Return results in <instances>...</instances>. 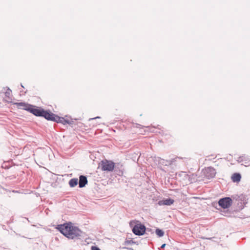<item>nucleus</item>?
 <instances>
[{
    "instance_id": "1",
    "label": "nucleus",
    "mask_w": 250,
    "mask_h": 250,
    "mask_svg": "<svg viewBox=\"0 0 250 250\" xmlns=\"http://www.w3.org/2000/svg\"><path fill=\"white\" fill-rule=\"evenodd\" d=\"M56 228L62 234L70 239H79L83 236V231L77 227L73 226L71 222L58 225Z\"/></svg>"
},
{
    "instance_id": "2",
    "label": "nucleus",
    "mask_w": 250,
    "mask_h": 250,
    "mask_svg": "<svg viewBox=\"0 0 250 250\" xmlns=\"http://www.w3.org/2000/svg\"><path fill=\"white\" fill-rule=\"evenodd\" d=\"M14 104H15L19 109L27 111L37 117H43L45 111V109L41 107L24 102L16 103Z\"/></svg>"
},
{
    "instance_id": "3",
    "label": "nucleus",
    "mask_w": 250,
    "mask_h": 250,
    "mask_svg": "<svg viewBox=\"0 0 250 250\" xmlns=\"http://www.w3.org/2000/svg\"><path fill=\"white\" fill-rule=\"evenodd\" d=\"M43 117L47 121L55 122L57 123H61L64 125L68 124L72 125L74 122L72 119H65L51 112L49 110H45Z\"/></svg>"
},
{
    "instance_id": "4",
    "label": "nucleus",
    "mask_w": 250,
    "mask_h": 250,
    "mask_svg": "<svg viewBox=\"0 0 250 250\" xmlns=\"http://www.w3.org/2000/svg\"><path fill=\"white\" fill-rule=\"evenodd\" d=\"M129 226L132 228L133 233L136 235H143L146 231V227L145 226L139 223V221H130L129 222Z\"/></svg>"
},
{
    "instance_id": "5",
    "label": "nucleus",
    "mask_w": 250,
    "mask_h": 250,
    "mask_svg": "<svg viewBox=\"0 0 250 250\" xmlns=\"http://www.w3.org/2000/svg\"><path fill=\"white\" fill-rule=\"evenodd\" d=\"M118 165H119V163L116 164L112 161L106 159L102 160L100 163L101 169L104 171H112L114 168H116V170L117 171V168H119Z\"/></svg>"
},
{
    "instance_id": "6",
    "label": "nucleus",
    "mask_w": 250,
    "mask_h": 250,
    "mask_svg": "<svg viewBox=\"0 0 250 250\" xmlns=\"http://www.w3.org/2000/svg\"><path fill=\"white\" fill-rule=\"evenodd\" d=\"M232 200L231 197H226L220 199L218 202L219 206L223 209L229 208L232 204Z\"/></svg>"
},
{
    "instance_id": "7",
    "label": "nucleus",
    "mask_w": 250,
    "mask_h": 250,
    "mask_svg": "<svg viewBox=\"0 0 250 250\" xmlns=\"http://www.w3.org/2000/svg\"><path fill=\"white\" fill-rule=\"evenodd\" d=\"M215 169L211 167H208L205 169V175L208 179H211L215 177Z\"/></svg>"
},
{
    "instance_id": "8",
    "label": "nucleus",
    "mask_w": 250,
    "mask_h": 250,
    "mask_svg": "<svg viewBox=\"0 0 250 250\" xmlns=\"http://www.w3.org/2000/svg\"><path fill=\"white\" fill-rule=\"evenodd\" d=\"M155 161L157 162L160 166H169L172 164V161H168L160 157H155Z\"/></svg>"
},
{
    "instance_id": "9",
    "label": "nucleus",
    "mask_w": 250,
    "mask_h": 250,
    "mask_svg": "<svg viewBox=\"0 0 250 250\" xmlns=\"http://www.w3.org/2000/svg\"><path fill=\"white\" fill-rule=\"evenodd\" d=\"M87 177L84 175H80L79 181V187L80 188H83L87 184Z\"/></svg>"
},
{
    "instance_id": "10",
    "label": "nucleus",
    "mask_w": 250,
    "mask_h": 250,
    "mask_svg": "<svg viewBox=\"0 0 250 250\" xmlns=\"http://www.w3.org/2000/svg\"><path fill=\"white\" fill-rule=\"evenodd\" d=\"M174 201L173 199L171 198H167L166 199H164L162 200H160L158 202V204L160 206L163 205H167V206H170L173 204Z\"/></svg>"
},
{
    "instance_id": "11",
    "label": "nucleus",
    "mask_w": 250,
    "mask_h": 250,
    "mask_svg": "<svg viewBox=\"0 0 250 250\" xmlns=\"http://www.w3.org/2000/svg\"><path fill=\"white\" fill-rule=\"evenodd\" d=\"M241 176L240 173H235L231 176V179L233 182H238L241 180Z\"/></svg>"
},
{
    "instance_id": "12",
    "label": "nucleus",
    "mask_w": 250,
    "mask_h": 250,
    "mask_svg": "<svg viewBox=\"0 0 250 250\" xmlns=\"http://www.w3.org/2000/svg\"><path fill=\"white\" fill-rule=\"evenodd\" d=\"M78 184V180L77 178L71 179L69 181V185L71 188H74Z\"/></svg>"
},
{
    "instance_id": "13",
    "label": "nucleus",
    "mask_w": 250,
    "mask_h": 250,
    "mask_svg": "<svg viewBox=\"0 0 250 250\" xmlns=\"http://www.w3.org/2000/svg\"><path fill=\"white\" fill-rule=\"evenodd\" d=\"M176 175L179 177H183L184 179H188L190 181V176L188 175L186 172L181 171L176 173Z\"/></svg>"
},
{
    "instance_id": "14",
    "label": "nucleus",
    "mask_w": 250,
    "mask_h": 250,
    "mask_svg": "<svg viewBox=\"0 0 250 250\" xmlns=\"http://www.w3.org/2000/svg\"><path fill=\"white\" fill-rule=\"evenodd\" d=\"M118 167L119 168H117V171L116 170V168H114V170L117 175L121 176L123 174V171L121 169V168L122 167V165L119 164V165L118 166Z\"/></svg>"
},
{
    "instance_id": "15",
    "label": "nucleus",
    "mask_w": 250,
    "mask_h": 250,
    "mask_svg": "<svg viewBox=\"0 0 250 250\" xmlns=\"http://www.w3.org/2000/svg\"><path fill=\"white\" fill-rule=\"evenodd\" d=\"M155 233L157 234V235L159 237H163L164 235V231L160 229H157L155 230Z\"/></svg>"
},
{
    "instance_id": "16",
    "label": "nucleus",
    "mask_w": 250,
    "mask_h": 250,
    "mask_svg": "<svg viewBox=\"0 0 250 250\" xmlns=\"http://www.w3.org/2000/svg\"><path fill=\"white\" fill-rule=\"evenodd\" d=\"M91 250H101L100 249L96 246H92L91 247Z\"/></svg>"
},
{
    "instance_id": "17",
    "label": "nucleus",
    "mask_w": 250,
    "mask_h": 250,
    "mask_svg": "<svg viewBox=\"0 0 250 250\" xmlns=\"http://www.w3.org/2000/svg\"><path fill=\"white\" fill-rule=\"evenodd\" d=\"M11 92V90L8 88L7 89V91L5 92L6 96L9 95Z\"/></svg>"
},
{
    "instance_id": "18",
    "label": "nucleus",
    "mask_w": 250,
    "mask_h": 250,
    "mask_svg": "<svg viewBox=\"0 0 250 250\" xmlns=\"http://www.w3.org/2000/svg\"><path fill=\"white\" fill-rule=\"evenodd\" d=\"M243 161V156H240L238 158V161L239 162H241Z\"/></svg>"
},
{
    "instance_id": "19",
    "label": "nucleus",
    "mask_w": 250,
    "mask_h": 250,
    "mask_svg": "<svg viewBox=\"0 0 250 250\" xmlns=\"http://www.w3.org/2000/svg\"><path fill=\"white\" fill-rule=\"evenodd\" d=\"M135 126L137 128H141V127H143V126L142 125L138 124H135Z\"/></svg>"
},
{
    "instance_id": "20",
    "label": "nucleus",
    "mask_w": 250,
    "mask_h": 250,
    "mask_svg": "<svg viewBox=\"0 0 250 250\" xmlns=\"http://www.w3.org/2000/svg\"><path fill=\"white\" fill-rule=\"evenodd\" d=\"M101 117H99V116H97V117H96L95 118H90L89 119V120H94V119H100Z\"/></svg>"
},
{
    "instance_id": "21",
    "label": "nucleus",
    "mask_w": 250,
    "mask_h": 250,
    "mask_svg": "<svg viewBox=\"0 0 250 250\" xmlns=\"http://www.w3.org/2000/svg\"><path fill=\"white\" fill-rule=\"evenodd\" d=\"M165 246H166V244H163V245H162L161 248H164L165 247Z\"/></svg>"
},
{
    "instance_id": "22",
    "label": "nucleus",
    "mask_w": 250,
    "mask_h": 250,
    "mask_svg": "<svg viewBox=\"0 0 250 250\" xmlns=\"http://www.w3.org/2000/svg\"><path fill=\"white\" fill-rule=\"evenodd\" d=\"M21 86L22 87V88H24V86H23V85L22 84V83L21 84Z\"/></svg>"
},
{
    "instance_id": "23",
    "label": "nucleus",
    "mask_w": 250,
    "mask_h": 250,
    "mask_svg": "<svg viewBox=\"0 0 250 250\" xmlns=\"http://www.w3.org/2000/svg\"><path fill=\"white\" fill-rule=\"evenodd\" d=\"M150 130V131H151V132H153V131H154V130H152V129H151V128Z\"/></svg>"
},
{
    "instance_id": "24",
    "label": "nucleus",
    "mask_w": 250,
    "mask_h": 250,
    "mask_svg": "<svg viewBox=\"0 0 250 250\" xmlns=\"http://www.w3.org/2000/svg\"><path fill=\"white\" fill-rule=\"evenodd\" d=\"M131 241H127V242H128V243H131Z\"/></svg>"
}]
</instances>
